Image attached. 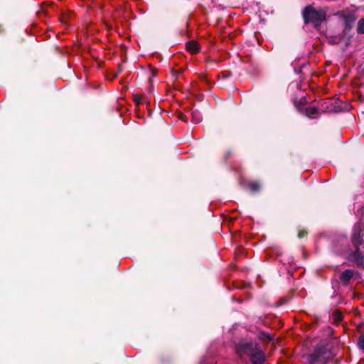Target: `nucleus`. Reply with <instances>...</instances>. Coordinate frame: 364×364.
<instances>
[{
  "label": "nucleus",
  "instance_id": "f257e3e1",
  "mask_svg": "<svg viewBox=\"0 0 364 364\" xmlns=\"http://www.w3.org/2000/svg\"><path fill=\"white\" fill-rule=\"evenodd\" d=\"M363 225L356 223L353 230L351 242L353 249L348 255V260L358 268L364 269V239Z\"/></svg>",
  "mask_w": 364,
  "mask_h": 364
},
{
  "label": "nucleus",
  "instance_id": "f03ea898",
  "mask_svg": "<svg viewBox=\"0 0 364 364\" xmlns=\"http://www.w3.org/2000/svg\"><path fill=\"white\" fill-rule=\"evenodd\" d=\"M302 18L305 24L311 23L318 29L326 20V12L324 9L316 10L312 5H308L302 11Z\"/></svg>",
  "mask_w": 364,
  "mask_h": 364
},
{
  "label": "nucleus",
  "instance_id": "7ed1b4c3",
  "mask_svg": "<svg viewBox=\"0 0 364 364\" xmlns=\"http://www.w3.org/2000/svg\"><path fill=\"white\" fill-rule=\"evenodd\" d=\"M260 346L257 342L241 340L236 345V352L240 356L247 355L248 357L255 351Z\"/></svg>",
  "mask_w": 364,
  "mask_h": 364
},
{
  "label": "nucleus",
  "instance_id": "20e7f679",
  "mask_svg": "<svg viewBox=\"0 0 364 364\" xmlns=\"http://www.w3.org/2000/svg\"><path fill=\"white\" fill-rule=\"evenodd\" d=\"M330 353L329 349L327 346L324 343H320L316 346L314 352L309 355V362L310 364H314L316 363L319 358H323V360H328L330 356L326 357L325 355Z\"/></svg>",
  "mask_w": 364,
  "mask_h": 364
},
{
  "label": "nucleus",
  "instance_id": "39448f33",
  "mask_svg": "<svg viewBox=\"0 0 364 364\" xmlns=\"http://www.w3.org/2000/svg\"><path fill=\"white\" fill-rule=\"evenodd\" d=\"M249 358L252 364H263L266 360L265 353L260 346Z\"/></svg>",
  "mask_w": 364,
  "mask_h": 364
},
{
  "label": "nucleus",
  "instance_id": "423d86ee",
  "mask_svg": "<svg viewBox=\"0 0 364 364\" xmlns=\"http://www.w3.org/2000/svg\"><path fill=\"white\" fill-rule=\"evenodd\" d=\"M356 21V16L354 13H349L343 16L344 32L350 31Z\"/></svg>",
  "mask_w": 364,
  "mask_h": 364
},
{
  "label": "nucleus",
  "instance_id": "0eeeda50",
  "mask_svg": "<svg viewBox=\"0 0 364 364\" xmlns=\"http://www.w3.org/2000/svg\"><path fill=\"white\" fill-rule=\"evenodd\" d=\"M354 274L355 272L353 269H346L341 273V274L339 277V279L343 285H347L350 281V279L353 277Z\"/></svg>",
  "mask_w": 364,
  "mask_h": 364
},
{
  "label": "nucleus",
  "instance_id": "6e6552de",
  "mask_svg": "<svg viewBox=\"0 0 364 364\" xmlns=\"http://www.w3.org/2000/svg\"><path fill=\"white\" fill-rule=\"evenodd\" d=\"M186 50L191 54H196L200 51V46L196 41H190L186 43Z\"/></svg>",
  "mask_w": 364,
  "mask_h": 364
},
{
  "label": "nucleus",
  "instance_id": "1a4fd4ad",
  "mask_svg": "<svg viewBox=\"0 0 364 364\" xmlns=\"http://www.w3.org/2000/svg\"><path fill=\"white\" fill-rule=\"evenodd\" d=\"M232 74L230 71L226 70L223 71L218 75V82L220 85V88L225 89V82H224L225 80H228L232 77Z\"/></svg>",
  "mask_w": 364,
  "mask_h": 364
},
{
  "label": "nucleus",
  "instance_id": "9d476101",
  "mask_svg": "<svg viewBox=\"0 0 364 364\" xmlns=\"http://www.w3.org/2000/svg\"><path fill=\"white\" fill-rule=\"evenodd\" d=\"M248 188L252 193H256L260 190L261 186L259 181H254L249 183Z\"/></svg>",
  "mask_w": 364,
  "mask_h": 364
},
{
  "label": "nucleus",
  "instance_id": "9b49d317",
  "mask_svg": "<svg viewBox=\"0 0 364 364\" xmlns=\"http://www.w3.org/2000/svg\"><path fill=\"white\" fill-rule=\"evenodd\" d=\"M308 103L309 101L306 97H302L299 100H294V105L301 111L303 109V107Z\"/></svg>",
  "mask_w": 364,
  "mask_h": 364
},
{
  "label": "nucleus",
  "instance_id": "f8f14e48",
  "mask_svg": "<svg viewBox=\"0 0 364 364\" xmlns=\"http://www.w3.org/2000/svg\"><path fill=\"white\" fill-rule=\"evenodd\" d=\"M258 338L260 341H272L274 339L272 336H271L270 334H269L266 332H264V331H261L259 333Z\"/></svg>",
  "mask_w": 364,
  "mask_h": 364
},
{
  "label": "nucleus",
  "instance_id": "ddd939ff",
  "mask_svg": "<svg viewBox=\"0 0 364 364\" xmlns=\"http://www.w3.org/2000/svg\"><path fill=\"white\" fill-rule=\"evenodd\" d=\"M318 113V109L315 107H309L306 108V114L309 117H313L314 114Z\"/></svg>",
  "mask_w": 364,
  "mask_h": 364
},
{
  "label": "nucleus",
  "instance_id": "4468645a",
  "mask_svg": "<svg viewBox=\"0 0 364 364\" xmlns=\"http://www.w3.org/2000/svg\"><path fill=\"white\" fill-rule=\"evenodd\" d=\"M357 33L364 34V18H360L358 22Z\"/></svg>",
  "mask_w": 364,
  "mask_h": 364
},
{
  "label": "nucleus",
  "instance_id": "2eb2a0df",
  "mask_svg": "<svg viewBox=\"0 0 364 364\" xmlns=\"http://www.w3.org/2000/svg\"><path fill=\"white\" fill-rule=\"evenodd\" d=\"M333 317L334 321L337 322V323L341 322L343 318V316L342 313L338 311H335L333 313Z\"/></svg>",
  "mask_w": 364,
  "mask_h": 364
},
{
  "label": "nucleus",
  "instance_id": "dca6fc26",
  "mask_svg": "<svg viewBox=\"0 0 364 364\" xmlns=\"http://www.w3.org/2000/svg\"><path fill=\"white\" fill-rule=\"evenodd\" d=\"M183 72V70L182 68H179L178 70L171 69V74L173 78L176 79Z\"/></svg>",
  "mask_w": 364,
  "mask_h": 364
},
{
  "label": "nucleus",
  "instance_id": "f3484780",
  "mask_svg": "<svg viewBox=\"0 0 364 364\" xmlns=\"http://www.w3.org/2000/svg\"><path fill=\"white\" fill-rule=\"evenodd\" d=\"M133 100L136 102V105H139L141 102L142 96L139 92L133 93Z\"/></svg>",
  "mask_w": 364,
  "mask_h": 364
},
{
  "label": "nucleus",
  "instance_id": "a211bd4d",
  "mask_svg": "<svg viewBox=\"0 0 364 364\" xmlns=\"http://www.w3.org/2000/svg\"><path fill=\"white\" fill-rule=\"evenodd\" d=\"M358 346L359 348L364 351V335L360 336L358 338Z\"/></svg>",
  "mask_w": 364,
  "mask_h": 364
},
{
  "label": "nucleus",
  "instance_id": "6ab92c4d",
  "mask_svg": "<svg viewBox=\"0 0 364 364\" xmlns=\"http://www.w3.org/2000/svg\"><path fill=\"white\" fill-rule=\"evenodd\" d=\"M308 234L307 231L303 230L299 232L298 233V237L299 238H303Z\"/></svg>",
  "mask_w": 364,
  "mask_h": 364
},
{
  "label": "nucleus",
  "instance_id": "aec40b11",
  "mask_svg": "<svg viewBox=\"0 0 364 364\" xmlns=\"http://www.w3.org/2000/svg\"><path fill=\"white\" fill-rule=\"evenodd\" d=\"M232 155V151L230 150L228 151L224 156V161H226L230 156Z\"/></svg>",
  "mask_w": 364,
  "mask_h": 364
},
{
  "label": "nucleus",
  "instance_id": "412c9836",
  "mask_svg": "<svg viewBox=\"0 0 364 364\" xmlns=\"http://www.w3.org/2000/svg\"><path fill=\"white\" fill-rule=\"evenodd\" d=\"M151 76H152L153 77L156 76V75H157V71H156V70L151 69Z\"/></svg>",
  "mask_w": 364,
  "mask_h": 364
},
{
  "label": "nucleus",
  "instance_id": "4be33fe9",
  "mask_svg": "<svg viewBox=\"0 0 364 364\" xmlns=\"http://www.w3.org/2000/svg\"><path fill=\"white\" fill-rule=\"evenodd\" d=\"M60 21L62 22H64L65 21V17H64L63 16H61L60 17Z\"/></svg>",
  "mask_w": 364,
  "mask_h": 364
},
{
  "label": "nucleus",
  "instance_id": "5701e85b",
  "mask_svg": "<svg viewBox=\"0 0 364 364\" xmlns=\"http://www.w3.org/2000/svg\"><path fill=\"white\" fill-rule=\"evenodd\" d=\"M149 82H150V85H151V88L152 90H154V87H153V85H152V79L151 77H149Z\"/></svg>",
  "mask_w": 364,
  "mask_h": 364
},
{
  "label": "nucleus",
  "instance_id": "b1692460",
  "mask_svg": "<svg viewBox=\"0 0 364 364\" xmlns=\"http://www.w3.org/2000/svg\"><path fill=\"white\" fill-rule=\"evenodd\" d=\"M344 109H348L347 107H344V108H338V110L341 111V110H344Z\"/></svg>",
  "mask_w": 364,
  "mask_h": 364
},
{
  "label": "nucleus",
  "instance_id": "393cba45",
  "mask_svg": "<svg viewBox=\"0 0 364 364\" xmlns=\"http://www.w3.org/2000/svg\"><path fill=\"white\" fill-rule=\"evenodd\" d=\"M174 86H175V87H174L175 91H178V89L176 87V85H174Z\"/></svg>",
  "mask_w": 364,
  "mask_h": 364
},
{
  "label": "nucleus",
  "instance_id": "a878e982",
  "mask_svg": "<svg viewBox=\"0 0 364 364\" xmlns=\"http://www.w3.org/2000/svg\"><path fill=\"white\" fill-rule=\"evenodd\" d=\"M233 91H239V90L237 88H233Z\"/></svg>",
  "mask_w": 364,
  "mask_h": 364
},
{
  "label": "nucleus",
  "instance_id": "bb28decb",
  "mask_svg": "<svg viewBox=\"0 0 364 364\" xmlns=\"http://www.w3.org/2000/svg\"><path fill=\"white\" fill-rule=\"evenodd\" d=\"M3 31V28H1V26H0V33Z\"/></svg>",
  "mask_w": 364,
  "mask_h": 364
},
{
  "label": "nucleus",
  "instance_id": "cd10ccee",
  "mask_svg": "<svg viewBox=\"0 0 364 364\" xmlns=\"http://www.w3.org/2000/svg\"><path fill=\"white\" fill-rule=\"evenodd\" d=\"M92 88H93V89H97V88H98V87L95 86V87H93Z\"/></svg>",
  "mask_w": 364,
  "mask_h": 364
},
{
  "label": "nucleus",
  "instance_id": "c85d7f7f",
  "mask_svg": "<svg viewBox=\"0 0 364 364\" xmlns=\"http://www.w3.org/2000/svg\"><path fill=\"white\" fill-rule=\"evenodd\" d=\"M327 362H328V360H326L324 361V363H323V364H326V363H327Z\"/></svg>",
  "mask_w": 364,
  "mask_h": 364
}]
</instances>
